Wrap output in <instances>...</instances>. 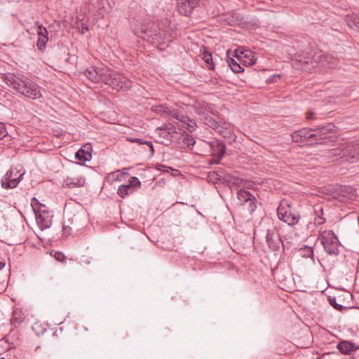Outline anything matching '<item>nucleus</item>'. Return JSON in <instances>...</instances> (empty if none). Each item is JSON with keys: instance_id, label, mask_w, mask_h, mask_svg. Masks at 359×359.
<instances>
[{"instance_id": "f257e3e1", "label": "nucleus", "mask_w": 359, "mask_h": 359, "mask_svg": "<svg viewBox=\"0 0 359 359\" xmlns=\"http://www.w3.org/2000/svg\"><path fill=\"white\" fill-rule=\"evenodd\" d=\"M84 75L93 83H104L118 90L130 87L129 81L106 66L91 67L84 72Z\"/></svg>"}, {"instance_id": "f03ea898", "label": "nucleus", "mask_w": 359, "mask_h": 359, "mask_svg": "<svg viewBox=\"0 0 359 359\" xmlns=\"http://www.w3.org/2000/svg\"><path fill=\"white\" fill-rule=\"evenodd\" d=\"M132 29L135 35L153 43L164 44L172 41L175 33H172L170 27L161 30L155 26L154 23H143L137 20L131 24Z\"/></svg>"}, {"instance_id": "7ed1b4c3", "label": "nucleus", "mask_w": 359, "mask_h": 359, "mask_svg": "<svg viewBox=\"0 0 359 359\" xmlns=\"http://www.w3.org/2000/svg\"><path fill=\"white\" fill-rule=\"evenodd\" d=\"M4 79L8 86L28 98L34 100L41 96L39 86L28 79L22 80L13 74L6 75Z\"/></svg>"}, {"instance_id": "20e7f679", "label": "nucleus", "mask_w": 359, "mask_h": 359, "mask_svg": "<svg viewBox=\"0 0 359 359\" xmlns=\"http://www.w3.org/2000/svg\"><path fill=\"white\" fill-rule=\"evenodd\" d=\"M332 158H345L347 161L354 162L359 158V138L352 142H343L329 151Z\"/></svg>"}, {"instance_id": "39448f33", "label": "nucleus", "mask_w": 359, "mask_h": 359, "mask_svg": "<svg viewBox=\"0 0 359 359\" xmlns=\"http://www.w3.org/2000/svg\"><path fill=\"white\" fill-rule=\"evenodd\" d=\"M291 205L287 200L281 201L277 208V215L280 220L294 226L299 223L301 217L299 212L292 210Z\"/></svg>"}, {"instance_id": "423d86ee", "label": "nucleus", "mask_w": 359, "mask_h": 359, "mask_svg": "<svg viewBox=\"0 0 359 359\" xmlns=\"http://www.w3.org/2000/svg\"><path fill=\"white\" fill-rule=\"evenodd\" d=\"M325 251L330 255L337 256L339 252V241L336 234L330 230L323 231L320 236Z\"/></svg>"}, {"instance_id": "0eeeda50", "label": "nucleus", "mask_w": 359, "mask_h": 359, "mask_svg": "<svg viewBox=\"0 0 359 359\" xmlns=\"http://www.w3.org/2000/svg\"><path fill=\"white\" fill-rule=\"evenodd\" d=\"M299 61L305 65L311 64L312 67L320 65L321 66L330 68L337 66L339 63V60L337 57L329 54L322 53L321 52L315 53L311 58L309 57L304 59L301 58Z\"/></svg>"}, {"instance_id": "6e6552de", "label": "nucleus", "mask_w": 359, "mask_h": 359, "mask_svg": "<svg viewBox=\"0 0 359 359\" xmlns=\"http://www.w3.org/2000/svg\"><path fill=\"white\" fill-rule=\"evenodd\" d=\"M85 214L82 212H76L67 215L63 224L65 233L70 234L73 229L79 230L84 225Z\"/></svg>"}, {"instance_id": "1a4fd4ad", "label": "nucleus", "mask_w": 359, "mask_h": 359, "mask_svg": "<svg viewBox=\"0 0 359 359\" xmlns=\"http://www.w3.org/2000/svg\"><path fill=\"white\" fill-rule=\"evenodd\" d=\"M154 111L170 121L176 119L181 123H185L188 116H184L180 110L173 108H169L163 105H158L154 107Z\"/></svg>"}, {"instance_id": "9d476101", "label": "nucleus", "mask_w": 359, "mask_h": 359, "mask_svg": "<svg viewBox=\"0 0 359 359\" xmlns=\"http://www.w3.org/2000/svg\"><path fill=\"white\" fill-rule=\"evenodd\" d=\"M335 126L332 123H327L325 126H321L318 128H313L314 131V142L316 144H323L327 140H330L334 137Z\"/></svg>"}, {"instance_id": "9b49d317", "label": "nucleus", "mask_w": 359, "mask_h": 359, "mask_svg": "<svg viewBox=\"0 0 359 359\" xmlns=\"http://www.w3.org/2000/svg\"><path fill=\"white\" fill-rule=\"evenodd\" d=\"M212 159L210 161V164H218L224 156L226 151L225 144L219 140H214L209 142Z\"/></svg>"}, {"instance_id": "f8f14e48", "label": "nucleus", "mask_w": 359, "mask_h": 359, "mask_svg": "<svg viewBox=\"0 0 359 359\" xmlns=\"http://www.w3.org/2000/svg\"><path fill=\"white\" fill-rule=\"evenodd\" d=\"M141 186V182L136 177H131L126 184L121 185L118 190L117 194L122 198L132 194L136 189Z\"/></svg>"}, {"instance_id": "ddd939ff", "label": "nucleus", "mask_w": 359, "mask_h": 359, "mask_svg": "<svg viewBox=\"0 0 359 359\" xmlns=\"http://www.w3.org/2000/svg\"><path fill=\"white\" fill-rule=\"evenodd\" d=\"M18 171L13 169L8 170L6 173L5 178L6 182H2V187L4 189H13L17 187L18 183L22 180L24 172L20 173L19 176L15 177Z\"/></svg>"}, {"instance_id": "4468645a", "label": "nucleus", "mask_w": 359, "mask_h": 359, "mask_svg": "<svg viewBox=\"0 0 359 359\" xmlns=\"http://www.w3.org/2000/svg\"><path fill=\"white\" fill-rule=\"evenodd\" d=\"M234 53L238 60L242 62L243 65L251 66L256 62L257 58L255 57V53L252 50H245L241 51L236 49Z\"/></svg>"}, {"instance_id": "2eb2a0df", "label": "nucleus", "mask_w": 359, "mask_h": 359, "mask_svg": "<svg viewBox=\"0 0 359 359\" xmlns=\"http://www.w3.org/2000/svg\"><path fill=\"white\" fill-rule=\"evenodd\" d=\"M201 0H177V9L184 15H189L199 6Z\"/></svg>"}, {"instance_id": "dca6fc26", "label": "nucleus", "mask_w": 359, "mask_h": 359, "mask_svg": "<svg viewBox=\"0 0 359 359\" xmlns=\"http://www.w3.org/2000/svg\"><path fill=\"white\" fill-rule=\"evenodd\" d=\"M86 180L84 177L80 173H74L63 181V186L69 189L83 187Z\"/></svg>"}, {"instance_id": "f3484780", "label": "nucleus", "mask_w": 359, "mask_h": 359, "mask_svg": "<svg viewBox=\"0 0 359 359\" xmlns=\"http://www.w3.org/2000/svg\"><path fill=\"white\" fill-rule=\"evenodd\" d=\"M266 240L269 248L274 251L278 250L280 244L283 243L279 234L276 229L272 231L268 230Z\"/></svg>"}, {"instance_id": "a211bd4d", "label": "nucleus", "mask_w": 359, "mask_h": 359, "mask_svg": "<svg viewBox=\"0 0 359 359\" xmlns=\"http://www.w3.org/2000/svg\"><path fill=\"white\" fill-rule=\"evenodd\" d=\"M36 219L41 229L49 228L52 224V215L48 210H39L35 214Z\"/></svg>"}, {"instance_id": "6ab92c4d", "label": "nucleus", "mask_w": 359, "mask_h": 359, "mask_svg": "<svg viewBox=\"0 0 359 359\" xmlns=\"http://www.w3.org/2000/svg\"><path fill=\"white\" fill-rule=\"evenodd\" d=\"M36 32L38 35L36 46L40 51H43L48 41V31L42 25H39Z\"/></svg>"}, {"instance_id": "aec40b11", "label": "nucleus", "mask_w": 359, "mask_h": 359, "mask_svg": "<svg viewBox=\"0 0 359 359\" xmlns=\"http://www.w3.org/2000/svg\"><path fill=\"white\" fill-rule=\"evenodd\" d=\"M75 157L76 159H78L81 165L83 164L86 161H89L92 158L90 145L86 144L79 149L76 151Z\"/></svg>"}, {"instance_id": "412c9836", "label": "nucleus", "mask_w": 359, "mask_h": 359, "mask_svg": "<svg viewBox=\"0 0 359 359\" xmlns=\"http://www.w3.org/2000/svg\"><path fill=\"white\" fill-rule=\"evenodd\" d=\"M337 348L342 354L345 355H352L354 352L359 349L358 346L348 341H340L337 344Z\"/></svg>"}, {"instance_id": "4be33fe9", "label": "nucleus", "mask_w": 359, "mask_h": 359, "mask_svg": "<svg viewBox=\"0 0 359 359\" xmlns=\"http://www.w3.org/2000/svg\"><path fill=\"white\" fill-rule=\"evenodd\" d=\"M215 131L219 133L224 138L231 139L234 137V135L230 128V125L223 119L220 120V124Z\"/></svg>"}, {"instance_id": "5701e85b", "label": "nucleus", "mask_w": 359, "mask_h": 359, "mask_svg": "<svg viewBox=\"0 0 359 359\" xmlns=\"http://www.w3.org/2000/svg\"><path fill=\"white\" fill-rule=\"evenodd\" d=\"M25 316L22 311L20 309L13 310L11 318V324L15 327L19 326L25 320Z\"/></svg>"}, {"instance_id": "b1692460", "label": "nucleus", "mask_w": 359, "mask_h": 359, "mask_svg": "<svg viewBox=\"0 0 359 359\" xmlns=\"http://www.w3.org/2000/svg\"><path fill=\"white\" fill-rule=\"evenodd\" d=\"M303 142H306L309 144H313L314 142V131L313 128H302L299 130Z\"/></svg>"}, {"instance_id": "393cba45", "label": "nucleus", "mask_w": 359, "mask_h": 359, "mask_svg": "<svg viewBox=\"0 0 359 359\" xmlns=\"http://www.w3.org/2000/svg\"><path fill=\"white\" fill-rule=\"evenodd\" d=\"M344 20L351 29L359 30V17L357 15L354 13L346 15Z\"/></svg>"}, {"instance_id": "a878e982", "label": "nucleus", "mask_w": 359, "mask_h": 359, "mask_svg": "<svg viewBox=\"0 0 359 359\" xmlns=\"http://www.w3.org/2000/svg\"><path fill=\"white\" fill-rule=\"evenodd\" d=\"M157 130H164V137H172L173 134L176 133V128L170 123H163L161 127L157 128Z\"/></svg>"}, {"instance_id": "bb28decb", "label": "nucleus", "mask_w": 359, "mask_h": 359, "mask_svg": "<svg viewBox=\"0 0 359 359\" xmlns=\"http://www.w3.org/2000/svg\"><path fill=\"white\" fill-rule=\"evenodd\" d=\"M194 109L201 121H203V118L207 116L208 113L210 111V107L208 104H198L196 106Z\"/></svg>"}, {"instance_id": "cd10ccee", "label": "nucleus", "mask_w": 359, "mask_h": 359, "mask_svg": "<svg viewBox=\"0 0 359 359\" xmlns=\"http://www.w3.org/2000/svg\"><path fill=\"white\" fill-rule=\"evenodd\" d=\"M125 173L123 172H121L119 170H116L108 174L105 180L109 184H113L116 182L121 181Z\"/></svg>"}, {"instance_id": "c85d7f7f", "label": "nucleus", "mask_w": 359, "mask_h": 359, "mask_svg": "<svg viewBox=\"0 0 359 359\" xmlns=\"http://www.w3.org/2000/svg\"><path fill=\"white\" fill-rule=\"evenodd\" d=\"M253 196L249 191H245L244 189H240L237 191V198L239 201V204L241 205L246 203L248 201H250V198Z\"/></svg>"}, {"instance_id": "c756f323", "label": "nucleus", "mask_w": 359, "mask_h": 359, "mask_svg": "<svg viewBox=\"0 0 359 359\" xmlns=\"http://www.w3.org/2000/svg\"><path fill=\"white\" fill-rule=\"evenodd\" d=\"M221 119L222 118H218V120H216L214 118H212V116H210L209 115H208L207 116L203 118V120L202 121L205 125L208 126L209 127H210L211 128H212L213 130H215L217 129V128H218V126H219Z\"/></svg>"}, {"instance_id": "7c9ffc66", "label": "nucleus", "mask_w": 359, "mask_h": 359, "mask_svg": "<svg viewBox=\"0 0 359 359\" xmlns=\"http://www.w3.org/2000/svg\"><path fill=\"white\" fill-rule=\"evenodd\" d=\"M126 140L127 141L131 143H137L138 144H147L151 149V154H153L154 153L153 144L150 141H146L140 138H134L131 137H127Z\"/></svg>"}, {"instance_id": "2f4dec72", "label": "nucleus", "mask_w": 359, "mask_h": 359, "mask_svg": "<svg viewBox=\"0 0 359 359\" xmlns=\"http://www.w3.org/2000/svg\"><path fill=\"white\" fill-rule=\"evenodd\" d=\"M228 64L231 69L235 73H241L244 71L243 67L236 60L233 58L228 60Z\"/></svg>"}, {"instance_id": "473e14b6", "label": "nucleus", "mask_w": 359, "mask_h": 359, "mask_svg": "<svg viewBox=\"0 0 359 359\" xmlns=\"http://www.w3.org/2000/svg\"><path fill=\"white\" fill-rule=\"evenodd\" d=\"M183 143L187 145L189 150H192L196 143L194 138L189 134L184 133L183 134Z\"/></svg>"}, {"instance_id": "72a5a7b5", "label": "nucleus", "mask_w": 359, "mask_h": 359, "mask_svg": "<svg viewBox=\"0 0 359 359\" xmlns=\"http://www.w3.org/2000/svg\"><path fill=\"white\" fill-rule=\"evenodd\" d=\"M31 205L34 211L35 214L39 213V210H47L45 205L40 203L39 201L36 198L32 199Z\"/></svg>"}, {"instance_id": "f704fd0d", "label": "nucleus", "mask_w": 359, "mask_h": 359, "mask_svg": "<svg viewBox=\"0 0 359 359\" xmlns=\"http://www.w3.org/2000/svg\"><path fill=\"white\" fill-rule=\"evenodd\" d=\"M203 59L205 61L206 66L209 69H214V64L212 62V57L210 53L208 51H204L203 53Z\"/></svg>"}, {"instance_id": "c9c22d12", "label": "nucleus", "mask_w": 359, "mask_h": 359, "mask_svg": "<svg viewBox=\"0 0 359 359\" xmlns=\"http://www.w3.org/2000/svg\"><path fill=\"white\" fill-rule=\"evenodd\" d=\"M243 205L245 206V208L249 212V213H253L257 208V205L255 204V197L253 196L250 198V201H248L246 203H244Z\"/></svg>"}, {"instance_id": "e433bc0d", "label": "nucleus", "mask_w": 359, "mask_h": 359, "mask_svg": "<svg viewBox=\"0 0 359 359\" xmlns=\"http://www.w3.org/2000/svg\"><path fill=\"white\" fill-rule=\"evenodd\" d=\"M292 140L294 142H301L303 143V140L299 132V130L294 131L291 134Z\"/></svg>"}, {"instance_id": "4c0bfd02", "label": "nucleus", "mask_w": 359, "mask_h": 359, "mask_svg": "<svg viewBox=\"0 0 359 359\" xmlns=\"http://www.w3.org/2000/svg\"><path fill=\"white\" fill-rule=\"evenodd\" d=\"M184 125H187V128L192 132L194 130H195L196 129V122L194 121V120H191L189 117H188V119L187 121L185 122V123H182Z\"/></svg>"}, {"instance_id": "58836bf2", "label": "nucleus", "mask_w": 359, "mask_h": 359, "mask_svg": "<svg viewBox=\"0 0 359 359\" xmlns=\"http://www.w3.org/2000/svg\"><path fill=\"white\" fill-rule=\"evenodd\" d=\"M329 302L330 305H332L335 309L338 311H341L343 309V306L341 304H339L336 302V299L334 297L333 298H329Z\"/></svg>"}, {"instance_id": "ea45409f", "label": "nucleus", "mask_w": 359, "mask_h": 359, "mask_svg": "<svg viewBox=\"0 0 359 359\" xmlns=\"http://www.w3.org/2000/svg\"><path fill=\"white\" fill-rule=\"evenodd\" d=\"M8 133L6 129L5 125L0 122V140H2L7 135Z\"/></svg>"}, {"instance_id": "a19ab883", "label": "nucleus", "mask_w": 359, "mask_h": 359, "mask_svg": "<svg viewBox=\"0 0 359 359\" xmlns=\"http://www.w3.org/2000/svg\"><path fill=\"white\" fill-rule=\"evenodd\" d=\"M325 222V219L322 216L318 215L315 218L314 224L316 226H320L323 224Z\"/></svg>"}, {"instance_id": "79ce46f5", "label": "nucleus", "mask_w": 359, "mask_h": 359, "mask_svg": "<svg viewBox=\"0 0 359 359\" xmlns=\"http://www.w3.org/2000/svg\"><path fill=\"white\" fill-rule=\"evenodd\" d=\"M315 118H316V116H315V113L314 112L309 111L306 114V119H308V120H313V119H315Z\"/></svg>"}, {"instance_id": "37998d69", "label": "nucleus", "mask_w": 359, "mask_h": 359, "mask_svg": "<svg viewBox=\"0 0 359 359\" xmlns=\"http://www.w3.org/2000/svg\"><path fill=\"white\" fill-rule=\"evenodd\" d=\"M5 266V262H0V270L2 269Z\"/></svg>"}, {"instance_id": "c03bdc74", "label": "nucleus", "mask_w": 359, "mask_h": 359, "mask_svg": "<svg viewBox=\"0 0 359 359\" xmlns=\"http://www.w3.org/2000/svg\"><path fill=\"white\" fill-rule=\"evenodd\" d=\"M89 11L92 12L93 11V10L91 8H89Z\"/></svg>"}]
</instances>
